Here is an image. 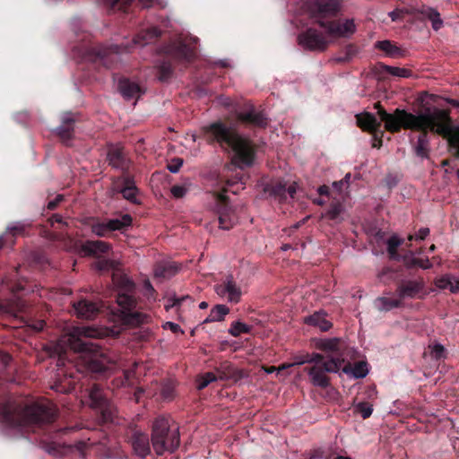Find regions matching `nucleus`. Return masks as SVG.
<instances>
[{"label":"nucleus","mask_w":459,"mask_h":459,"mask_svg":"<svg viewBox=\"0 0 459 459\" xmlns=\"http://www.w3.org/2000/svg\"><path fill=\"white\" fill-rule=\"evenodd\" d=\"M152 442L157 455L173 452L180 443L178 428H171L169 418L157 417L152 424Z\"/></svg>","instance_id":"nucleus-3"},{"label":"nucleus","mask_w":459,"mask_h":459,"mask_svg":"<svg viewBox=\"0 0 459 459\" xmlns=\"http://www.w3.org/2000/svg\"><path fill=\"white\" fill-rule=\"evenodd\" d=\"M113 266L114 263L107 259H100L94 264V267L99 271L108 270Z\"/></svg>","instance_id":"nucleus-49"},{"label":"nucleus","mask_w":459,"mask_h":459,"mask_svg":"<svg viewBox=\"0 0 459 459\" xmlns=\"http://www.w3.org/2000/svg\"><path fill=\"white\" fill-rule=\"evenodd\" d=\"M401 13L402 11L394 10L389 13V16L394 22L400 19Z\"/></svg>","instance_id":"nucleus-62"},{"label":"nucleus","mask_w":459,"mask_h":459,"mask_svg":"<svg viewBox=\"0 0 459 459\" xmlns=\"http://www.w3.org/2000/svg\"><path fill=\"white\" fill-rule=\"evenodd\" d=\"M230 309L225 305H216L210 312L209 316L204 319V323L222 321Z\"/></svg>","instance_id":"nucleus-27"},{"label":"nucleus","mask_w":459,"mask_h":459,"mask_svg":"<svg viewBox=\"0 0 459 459\" xmlns=\"http://www.w3.org/2000/svg\"><path fill=\"white\" fill-rule=\"evenodd\" d=\"M218 102L224 106V107H230L231 105V101L229 98L227 97H223V96H221L219 99H218Z\"/></svg>","instance_id":"nucleus-60"},{"label":"nucleus","mask_w":459,"mask_h":459,"mask_svg":"<svg viewBox=\"0 0 459 459\" xmlns=\"http://www.w3.org/2000/svg\"><path fill=\"white\" fill-rule=\"evenodd\" d=\"M356 117L358 126L364 131L373 133L380 127V122L371 113H361L357 115Z\"/></svg>","instance_id":"nucleus-16"},{"label":"nucleus","mask_w":459,"mask_h":459,"mask_svg":"<svg viewBox=\"0 0 459 459\" xmlns=\"http://www.w3.org/2000/svg\"><path fill=\"white\" fill-rule=\"evenodd\" d=\"M322 359H323V356L321 354H319V353H313L310 356L307 355L305 359H297L293 364L294 365H302V364L307 363V362H308V363H310V362L318 363Z\"/></svg>","instance_id":"nucleus-45"},{"label":"nucleus","mask_w":459,"mask_h":459,"mask_svg":"<svg viewBox=\"0 0 459 459\" xmlns=\"http://www.w3.org/2000/svg\"><path fill=\"white\" fill-rule=\"evenodd\" d=\"M74 309L78 317L82 319H91L98 314L100 306L95 302L82 299L74 303Z\"/></svg>","instance_id":"nucleus-12"},{"label":"nucleus","mask_w":459,"mask_h":459,"mask_svg":"<svg viewBox=\"0 0 459 459\" xmlns=\"http://www.w3.org/2000/svg\"><path fill=\"white\" fill-rule=\"evenodd\" d=\"M216 380V377L213 373H206L204 376L201 377L199 379H198V383H197V388L199 390H202L204 388H205L210 383L213 382Z\"/></svg>","instance_id":"nucleus-43"},{"label":"nucleus","mask_w":459,"mask_h":459,"mask_svg":"<svg viewBox=\"0 0 459 459\" xmlns=\"http://www.w3.org/2000/svg\"><path fill=\"white\" fill-rule=\"evenodd\" d=\"M342 372L354 378H363L368 374V368L366 362L360 361L351 366L350 363L345 365Z\"/></svg>","instance_id":"nucleus-21"},{"label":"nucleus","mask_w":459,"mask_h":459,"mask_svg":"<svg viewBox=\"0 0 459 459\" xmlns=\"http://www.w3.org/2000/svg\"><path fill=\"white\" fill-rule=\"evenodd\" d=\"M117 304L122 308V313L125 315H127V311H130V309L134 305V299L127 293L119 292L117 298ZM129 315V313H128ZM130 316L133 317V319H135L136 323H143V316L137 313L130 314Z\"/></svg>","instance_id":"nucleus-17"},{"label":"nucleus","mask_w":459,"mask_h":459,"mask_svg":"<svg viewBox=\"0 0 459 459\" xmlns=\"http://www.w3.org/2000/svg\"><path fill=\"white\" fill-rule=\"evenodd\" d=\"M144 288V295L149 298H153V294L155 292L154 288L149 281H145L143 283Z\"/></svg>","instance_id":"nucleus-53"},{"label":"nucleus","mask_w":459,"mask_h":459,"mask_svg":"<svg viewBox=\"0 0 459 459\" xmlns=\"http://www.w3.org/2000/svg\"><path fill=\"white\" fill-rule=\"evenodd\" d=\"M307 12L319 26L325 27L328 17L334 16L340 10L338 0H312L307 4Z\"/></svg>","instance_id":"nucleus-5"},{"label":"nucleus","mask_w":459,"mask_h":459,"mask_svg":"<svg viewBox=\"0 0 459 459\" xmlns=\"http://www.w3.org/2000/svg\"><path fill=\"white\" fill-rule=\"evenodd\" d=\"M325 32L330 37H350L356 30V26L353 20H344L337 22H327L325 26Z\"/></svg>","instance_id":"nucleus-10"},{"label":"nucleus","mask_w":459,"mask_h":459,"mask_svg":"<svg viewBox=\"0 0 459 459\" xmlns=\"http://www.w3.org/2000/svg\"><path fill=\"white\" fill-rule=\"evenodd\" d=\"M356 411L361 414L363 419L370 417L373 411L372 405L368 403H359L356 406Z\"/></svg>","instance_id":"nucleus-42"},{"label":"nucleus","mask_w":459,"mask_h":459,"mask_svg":"<svg viewBox=\"0 0 459 459\" xmlns=\"http://www.w3.org/2000/svg\"><path fill=\"white\" fill-rule=\"evenodd\" d=\"M446 101L452 106L459 108V100L448 99Z\"/></svg>","instance_id":"nucleus-64"},{"label":"nucleus","mask_w":459,"mask_h":459,"mask_svg":"<svg viewBox=\"0 0 459 459\" xmlns=\"http://www.w3.org/2000/svg\"><path fill=\"white\" fill-rule=\"evenodd\" d=\"M62 199H63L62 195H57L56 198L54 201H50L48 204V208L50 209V210L55 209L56 207V205L59 204V202L62 201Z\"/></svg>","instance_id":"nucleus-59"},{"label":"nucleus","mask_w":459,"mask_h":459,"mask_svg":"<svg viewBox=\"0 0 459 459\" xmlns=\"http://www.w3.org/2000/svg\"><path fill=\"white\" fill-rule=\"evenodd\" d=\"M163 327L165 329H167V328L170 329L173 333H178V332L182 333L180 326L178 324L173 323V322H166L165 325H163Z\"/></svg>","instance_id":"nucleus-55"},{"label":"nucleus","mask_w":459,"mask_h":459,"mask_svg":"<svg viewBox=\"0 0 459 459\" xmlns=\"http://www.w3.org/2000/svg\"><path fill=\"white\" fill-rule=\"evenodd\" d=\"M109 249V246L100 240L97 241H87L83 247L82 251L85 255H100L106 253Z\"/></svg>","instance_id":"nucleus-22"},{"label":"nucleus","mask_w":459,"mask_h":459,"mask_svg":"<svg viewBox=\"0 0 459 459\" xmlns=\"http://www.w3.org/2000/svg\"><path fill=\"white\" fill-rule=\"evenodd\" d=\"M188 191V187L185 185H176L171 187V194L175 198L184 197Z\"/></svg>","instance_id":"nucleus-44"},{"label":"nucleus","mask_w":459,"mask_h":459,"mask_svg":"<svg viewBox=\"0 0 459 459\" xmlns=\"http://www.w3.org/2000/svg\"><path fill=\"white\" fill-rule=\"evenodd\" d=\"M304 323L317 327L323 332L330 330L333 326L332 323L326 319V314L322 310L316 311L312 315L306 316Z\"/></svg>","instance_id":"nucleus-15"},{"label":"nucleus","mask_w":459,"mask_h":459,"mask_svg":"<svg viewBox=\"0 0 459 459\" xmlns=\"http://www.w3.org/2000/svg\"><path fill=\"white\" fill-rule=\"evenodd\" d=\"M74 119L72 117V114L67 113L64 116L62 124L63 125H71V126H74Z\"/></svg>","instance_id":"nucleus-57"},{"label":"nucleus","mask_w":459,"mask_h":459,"mask_svg":"<svg viewBox=\"0 0 459 459\" xmlns=\"http://www.w3.org/2000/svg\"><path fill=\"white\" fill-rule=\"evenodd\" d=\"M219 214V224L221 230H229L237 222L235 212L230 207L219 208L217 211Z\"/></svg>","instance_id":"nucleus-18"},{"label":"nucleus","mask_w":459,"mask_h":459,"mask_svg":"<svg viewBox=\"0 0 459 459\" xmlns=\"http://www.w3.org/2000/svg\"><path fill=\"white\" fill-rule=\"evenodd\" d=\"M104 4L111 7L112 9L117 8L118 10H125L126 6L132 3L134 0H100ZM143 7H149L152 0H139Z\"/></svg>","instance_id":"nucleus-28"},{"label":"nucleus","mask_w":459,"mask_h":459,"mask_svg":"<svg viewBox=\"0 0 459 459\" xmlns=\"http://www.w3.org/2000/svg\"><path fill=\"white\" fill-rule=\"evenodd\" d=\"M183 165V160L180 158L173 159L169 164H168V169L171 173H177L180 169V168Z\"/></svg>","instance_id":"nucleus-48"},{"label":"nucleus","mask_w":459,"mask_h":459,"mask_svg":"<svg viewBox=\"0 0 459 459\" xmlns=\"http://www.w3.org/2000/svg\"><path fill=\"white\" fill-rule=\"evenodd\" d=\"M418 137L417 143L415 146V152L421 158H427L429 154V139L426 134L427 131Z\"/></svg>","instance_id":"nucleus-29"},{"label":"nucleus","mask_w":459,"mask_h":459,"mask_svg":"<svg viewBox=\"0 0 459 459\" xmlns=\"http://www.w3.org/2000/svg\"><path fill=\"white\" fill-rule=\"evenodd\" d=\"M326 371L318 365H315L308 371V376L314 385L326 387L329 385V378Z\"/></svg>","instance_id":"nucleus-19"},{"label":"nucleus","mask_w":459,"mask_h":459,"mask_svg":"<svg viewBox=\"0 0 459 459\" xmlns=\"http://www.w3.org/2000/svg\"><path fill=\"white\" fill-rule=\"evenodd\" d=\"M226 189L223 187L221 190L219 189V188H214L213 191H212V195L215 198L216 201L218 202H221V203H225L226 202Z\"/></svg>","instance_id":"nucleus-52"},{"label":"nucleus","mask_w":459,"mask_h":459,"mask_svg":"<svg viewBox=\"0 0 459 459\" xmlns=\"http://www.w3.org/2000/svg\"><path fill=\"white\" fill-rule=\"evenodd\" d=\"M340 342V338H325L317 342V347L325 351H337Z\"/></svg>","instance_id":"nucleus-32"},{"label":"nucleus","mask_w":459,"mask_h":459,"mask_svg":"<svg viewBox=\"0 0 459 459\" xmlns=\"http://www.w3.org/2000/svg\"><path fill=\"white\" fill-rule=\"evenodd\" d=\"M122 282H123V289L126 291V292H130L133 290L134 289V283L131 280H129L128 278L126 277H124L122 279Z\"/></svg>","instance_id":"nucleus-54"},{"label":"nucleus","mask_w":459,"mask_h":459,"mask_svg":"<svg viewBox=\"0 0 459 459\" xmlns=\"http://www.w3.org/2000/svg\"><path fill=\"white\" fill-rule=\"evenodd\" d=\"M378 114L380 120L385 122L386 130L397 132L403 127L434 132L446 138L450 146L459 155V124L451 126V119L446 110L429 107L417 114L398 108L393 114L379 109Z\"/></svg>","instance_id":"nucleus-1"},{"label":"nucleus","mask_w":459,"mask_h":459,"mask_svg":"<svg viewBox=\"0 0 459 459\" xmlns=\"http://www.w3.org/2000/svg\"><path fill=\"white\" fill-rule=\"evenodd\" d=\"M10 360L11 357L8 354H2L0 356V361L3 367L7 366Z\"/></svg>","instance_id":"nucleus-61"},{"label":"nucleus","mask_w":459,"mask_h":459,"mask_svg":"<svg viewBox=\"0 0 459 459\" xmlns=\"http://www.w3.org/2000/svg\"><path fill=\"white\" fill-rule=\"evenodd\" d=\"M383 70L393 76L400 78H408L411 75V72L403 67L385 65L383 66Z\"/></svg>","instance_id":"nucleus-35"},{"label":"nucleus","mask_w":459,"mask_h":459,"mask_svg":"<svg viewBox=\"0 0 459 459\" xmlns=\"http://www.w3.org/2000/svg\"><path fill=\"white\" fill-rule=\"evenodd\" d=\"M403 243V239H401L398 236L394 235L386 241L387 244V251L392 258L396 257L397 247L401 246Z\"/></svg>","instance_id":"nucleus-36"},{"label":"nucleus","mask_w":459,"mask_h":459,"mask_svg":"<svg viewBox=\"0 0 459 459\" xmlns=\"http://www.w3.org/2000/svg\"><path fill=\"white\" fill-rule=\"evenodd\" d=\"M90 406L100 411L106 420H112L115 408L102 391L94 385L89 392Z\"/></svg>","instance_id":"nucleus-7"},{"label":"nucleus","mask_w":459,"mask_h":459,"mask_svg":"<svg viewBox=\"0 0 459 459\" xmlns=\"http://www.w3.org/2000/svg\"><path fill=\"white\" fill-rule=\"evenodd\" d=\"M109 163L115 168L124 169L126 159L123 151L119 147H112L108 152Z\"/></svg>","instance_id":"nucleus-24"},{"label":"nucleus","mask_w":459,"mask_h":459,"mask_svg":"<svg viewBox=\"0 0 459 459\" xmlns=\"http://www.w3.org/2000/svg\"><path fill=\"white\" fill-rule=\"evenodd\" d=\"M104 333L101 329L91 326H77L71 329L67 335H65L61 340L70 349L76 352H84L91 351L90 346L91 342H84L82 341V337L85 338H100Z\"/></svg>","instance_id":"nucleus-4"},{"label":"nucleus","mask_w":459,"mask_h":459,"mask_svg":"<svg viewBox=\"0 0 459 459\" xmlns=\"http://www.w3.org/2000/svg\"><path fill=\"white\" fill-rule=\"evenodd\" d=\"M318 193L320 195H327L329 194V188L328 186H321L319 188H318Z\"/></svg>","instance_id":"nucleus-63"},{"label":"nucleus","mask_w":459,"mask_h":459,"mask_svg":"<svg viewBox=\"0 0 459 459\" xmlns=\"http://www.w3.org/2000/svg\"><path fill=\"white\" fill-rule=\"evenodd\" d=\"M170 271H171V266H169L168 268H165L163 272L156 271L155 276H157V277L170 276L173 273V272H170Z\"/></svg>","instance_id":"nucleus-58"},{"label":"nucleus","mask_w":459,"mask_h":459,"mask_svg":"<svg viewBox=\"0 0 459 459\" xmlns=\"http://www.w3.org/2000/svg\"><path fill=\"white\" fill-rule=\"evenodd\" d=\"M429 234V228H421L418 230V232L415 234V236L410 235L408 237L409 240H411L415 238L416 240H423L425 239Z\"/></svg>","instance_id":"nucleus-51"},{"label":"nucleus","mask_w":459,"mask_h":459,"mask_svg":"<svg viewBox=\"0 0 459 459\" xmlns=\"http://www.w3.org/2000/svg\"><path fill=\"white\" fill-rule=\"evenodd\" d=\"M178 55L185 59H191L194 56V50L187 48L186 45H182L178 48Z\"/></svg>","instance_id":"nucleus-50"},{"label":"nucleus","mask_w":459,"mask_h":459,"mask_svg":"<svg viewBox=\"0 0 459 459\" xmlns=\"http://www.w3.org/2000/svg\"><path fill=\"white\" fill-rule=\"evenodd\" d=\"M298 185L293 182L289 186L283 182H277L272 186L267 191L270 195L274 196L280 201L287 200L288 198L292 199L297 192Z\"/></svg>","instance_id":"nucleus-11"},{"label":"nucleus","mask_w":459,"mask_h":459,"mask_svg":"<svg viewBox=\"0 0 459 459\" xmlns=\"http://www.w3.org/2000/svg\"><path fill=\"white\" fill-rule=\"evenodd\" d=\"M73 131L74 126H71V125L66 126L63 124L56 129L57 135L64 143H68V141L72 138Z\"/></svg>","instance_id":"nucleus-37"},{"label":"nucleus","mask_w":459,"mask_h":459,"mask_svg":"<svg viewBox=\"0 0 459 459\" xmlns=\"http://www.w3.org/2000/svg\"><path fill=\"white\" fill-rule=\"evenodd\" d=\"M119 91L126 99H131L140 92L139 86L128 80L119 82Z\"/></svg>","instance_id":"nucleus-25"},{"label":"nucleus","mask_w":459,"mask_h":459,"mask_svg":"<svg viewBox=\"0 0 459 459\" xmlns=\"http://www.w3.org/2000/svg\"><path fill=\"white\" fill-rule=\"evenodd\" d=\"M342 209L341 204H333L328 212H326L325 216L328 217L331 220H335L338 218V216L341 214Z\"/></svg>","instance_id":"nucleus-46"},{"label":"nucleus","mask_w":459,"mask_h":459,"mask_svg":"<svg viewBox=\"0 0 459 459\" xmlns=\"http://www.w3.org/2000/svg\"><path fill=\"white\" fill-rule=\"evenodd\" d=\"M132 446L134 453L142 458L147 456L151 452L149 438L144 433L136 432L134 435Z\"/></svg>","instance_id":"nucleus-14"},{"label":"nucleus","mask_w":459,"mask_h":459,"mask_svg":"<svg viewBox=\"0 0 459 459\" xmlns=\"http://www.w3.org/2000/svg\"><path fill=\"white\" fill-rule=\"evenodd\" d=\"M424 288L422 281H408L403 282L397 289L398 297L403 299H413Z\"/></svg>","instance_id":"nucleus-13"},{"label":"nucleus","mask_w":459,"mask_h":459,"mask_svg":"<svg viewBox=\"0 0 459 459\" xmlns=\"http://www.w3.org/2000/svg\"><path fill=\"white\" fill-rule=\"evenodd\" d=\"M121 193L126 199L131 202L136 201L137 188L133 183L127 181L126 186L121 190Z\"/></svg>","instance_id":"nucleus-38"},{"label":"nucleus","mask_w":459,"mask_h":459,"mask_svg":"<svg viewBox=\"0 0 459 459\" xmlns=\"http://www.w3.org/2000/svg\"><path fill=\"white\" fill-rule=\"evenodd\" d=\"M299 44L309 50H324L328 45L326 38L316 30L308 29L299 36Z\"/></svg>","instance_id":"nucleus-8"},{"label":"nucleus","mask_w":459,"mask_h":459,"mask_svg":"<svg viewBox=\"0 0 459 459\" xmlns=\"http://www.w3.org/2000/svg\"><path fill=\"white\" fill-rule=\"evenodd\" d=\"M402 304L401 299L398 298H387L380 297L377 299L376 305L379 310L389 311L393 308L400 307Z\"/></svg>","instance_id":"nucleus-26"},{"label":"nucleus","mask_w":459,"mask_h":459,"mask_svg":"<svg viewBox=\"0 0 459 459\" xmlns=\"http://www.w3.org/2000/svg\"><path fill=\"white\" fill-rule=\"evenodd\" d=\"M292 366H294V364H293V363H291V364H288V365L283 364V365H281V367H279V368L271 367L270 368L266 369L265 371H266L267 373H269V374H270V373H273V372H274V371H278V372H280L281 370L286 369V368H290V367H292Z\"/></svg>","instance_id":"nucleus-56"},{"label":"nucleus","mask_w":459,"mask_h":459,"mask_svg":"<svg viewBox=\"0 0 459 459\" xmlns=\"http://www.w3.org/2000/svg\"><path fill=\"white\" fill-rule=\"evenodd\" d=\"M418 13L431 22L433 30H438L443 26V21L440 13L434 8L429 6H422L418 10Z\"/></svg>","instance_id":"nucleus-23"},{"label":"nucleus","mask_w":459,"mask_h":459,"mask_svg":"<svg viewBox=\"0 0 459 459\" xmlns=\"http://www.w3.org/2000/svg\"><path fill=\"white\" fill-rule=\"evenodd\" d=\"M234 111L237 113V117L239 120L242 121H248L253 122L258 125H264L263 121L258 118V116L255 114L253 111H247V112H237L235 109Z\"/></svg>","instance_id":"nucleus-40"},{"label":"nucleus","mask_w":459,"mask_h":459,"mask_svg":"<svg viewBox=\"0 0 459 459\" xmlns=\"http://www.w3.org/2000/svg\"><path fill=\"white\" fill-rule=\"evenodd\" d=\"M435 285L440 290L448 289L451 292L455 293L459 291V279L446 274L435 280Z\"/></svg>","instance_id":"nucleus-20"},{"label":"nucleus","mask_w":459,"mask_h":459,"mask_svg":"<svg viewBox=\"0 0 459 459\" xmlns=\"http://www.w3.org/2000/svg\"><path fill=\"white\" fill-rule=\"evenodd\" d=\"M91 230L94 234L100 237H104L107 233L110 232L108 222L94 223L91 226Z\"/></svg>","instance_id":"nucleus-41"},{"label":"nucleus","mask_w":459,"mask_h":459,"mask_svg":"<svg viewBox=\"0 0 459 459\" xmlns=\"http://www.w3.org/2000/svg\"><path fill=\"white\" fill-rule=\"evenodd\" d=\"M429 353L432 359H440L446 357L445 347L440 343L429 345Z\"/></svg>","instance_id":"nucleus-39"},{"label":"nucleus","mask_w":459,"mask_h":459,"mask_svg":"<svg viewBox=\"0 0 459 459\" xmlns=\"http://www.w3.org/2000/svg\"><path fill=\"white\" fill-rule=\"evenodd\" d=\"M250 330H251V327L248 325L244 324L240 321H237V322H233L231 324V326L229 329V333L230 335H232L234 337H238L242 333H249Z\"/></svg>","instance_id":"nucleus-34"},{"label":"nucleus","mask_w":459,"mask_h":459,"mask_svg":"<svg viewBox=\"0 0 459 459\" xmlns=\"http://www.w3.org/2000/svg\"><path fill=\"white\" fill-rule=\"evenodd\" d=\"M376 46H377V48L383 50L384 52H385L388 56H390L392 57H396L401 55L400 48L397 46L394 45L389 40L377 41L376 43Z\"/></svg>","instance_id":"nucleus-31"},{"label":"nucleus","mask_w":459,"mask_h":459,"mask_svg":"<svg viewBox=\"0 0 459 459\" xmlns=\"http://www.w3.org/2000/svg\"><path fill=\"white\" fill-rule=\"evenodd\" d=\"M53 417L51 409L44 404L36 403L26 406L21 412L17 427L25 428L49 420Z\"/></svg>","instance_id":"nucleus-6"},{"label":"nucleus","mask_w":459,"mask_h":459,"mask_svg":"<svg viewBox=\"0 0 459 459\" xmlns=\"http://www.w3.org/2000/svg\"><path fill=\"white\" fill-rule=\"evenodd\" d=\"M107 222H108L110 231L120 230L124 229L125 227H127L131 224L132 218L130 215L126 214V215H124L122 218L112 219Z\"/></svg>","instance_id":"nucleus-33"},{"label":"nucleus","mask_w":459,"mask_h":459,"mask_svg":"<svg viewBox=\"0 0 459 459\" xmlns=\"http://www.w3.org/2000/svg\"><path fill=\"white\" fill-rule=\"evenodd\" d=\"M411 264L417 265L422 269H429L432 267V264L429 258H415L411 259Z\"/></svg>","instance_id":"nucleus-47"},{"label":"nucleus","mask_w":459,"mask_h":459,"mask_svg":"<svg viewBox=\"0 0 459 459\" xmlns=\"http://www.w3.org/2000/svg\"><path fill=\"white\" fill-rule=\"evenodd\" d=\"M344 362V359L341 357H331L326 361L323 363L321 366L326 372L329 373H337L341 368Z\"/></svg>","instance_id":"nucleus-30"},{"label":"nucleus","mask_w":459,"mask_h":459,"mask_svg":"<svg viewBox=\"0 0 459 459\" xmlns=\"http://www.w3.org/2000/svg\"><path fill=\"white\" fill-rule=\"evenodd\" d=\"M216 293L230 302L238 303L240 300L242 290L232 275H229L224 282L215 286Z\"/></svg>","instance_id":"nucleus-9"},{"label":"nucleus","mask_w":459,"mask_h":459,"mask_svg":"<svg viewBox=\"0 0 459 459\" xmlns=\"http://www.w3.org/2000/svg\"><path fill=\"white\" fill-rule=\"evenodd\" d=\"M204 131L211 134L222 147L227 146L232 150L233 162L238 168L244 169L254 163V147L247 138L236 134L220 122L205 126Z\"/></svg>","instance_id":"nucleus-2"}]
</instances>
